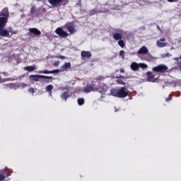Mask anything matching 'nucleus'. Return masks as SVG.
Wrapping results in <instances>:
<instances>
[{
    "instance_id": "nucleus-1",
    "label": "nucleus",
    "mask_w": 181,
    "mask_h": 181,
    "mask_svg": "<svg viewBox=\"0 0 181 181\" xmlns=\"http://www.w3.org/2000/svg\"><path fill=\"white\" fill-rule=\"evenodd\" d=\"M6 23H8V20L3 17H0V37H8V36H9V33H11L12 32V29H9L8 30L4 28L6 26Z\"/></svg>"
},
{
    "instance_id": "nucleus-2",
    "label": "nucleus",
    "mask_w": 181,
    "mask_h": 181,
    "mask_svg": "<svg viewBox=\"0 0 181 181\" xmlns=\"http://www.w3.org/2000/svg\"><path fill=\"white\" fill-rule=\"evenodd\" d=\"M128 94H129V90L125 87L117 89H112L110 90V95H113V97H117L118 98H125L127 97Z\"/></svg>"
},
{
    "instance_id": "nucleus-3",
    "label": "nucleus",
    "mask_w": 181,
    "mask_h": 181,
    "mask_svg": "<svg viewBox=\"0 0 181 181\" xmlns=\"http://www.w3.org/2000/svg\"><path fill=\"white\" fill-rule=\"evenodd\" d=\"M155 73H165L168 71V66L165 64H159L152 69Z\"/></svg>"
},
{
    "instance_id": "nucleus-4",
    "label": "nucleus",
    "mask_w": 181,
    "mask_h": 181,
    "mask_svg": "<svg viewBox=\"0 0 181 181\" xmlns=\"http://www.w3.org/2000/svg\"><path fill=\"white\" fill-rule=\"evenodd\" d=\"M30 78L34 81H39L40 78H46L47 80H50L53 78V77L45 75H30Z\"/></svg>"
},
{
    "instance_id": "nucleus-5",
    "label": "nucleus",
    "mask_w": 181,
    "mask_h": 181,
    "mask_svg": "<svg viewBox=\"0 0 181 181\" xmlns=\"http://www.w3.org/2000/svg\"><path fill=\"white\" fill-rule=\"evenodd\" d=\"M64 29H66L70 35H73L76 32V28L73 23H69L64 26Z\"/></svg>"
},
{
    "instance_id": "nucleus-6",
    "label": "nucleus",
    "mask_w": 181,
    "mask_h": 181,
    "mask_svg": "<svg viewBox=\"0 0 181 181\" xmlns=\"http://www.w3.org/2000/svg\"><path fill=\"white\" fill-rule=\"evenodd\" d=\"M57 35H59L61 37H67L69 36V33L64 30H63L62 28H58L55 30Z\"/></svg>"
},
{
    "instance_id": "nucleus-7",
    "label": "nucleus",
    "mask_w": 181,
    "mask_h": 181,
    "mask_svg": "<svg viewBox=\"0 0 181 181\" xmlns=\"http://www.w3.org/2000/svg\"><path fill=\"white\" fill-rule=\"evenodd\" d=\"M163 42H166L165 38H161V39L158 40L156 42V47H166V46H168V43Z\"/></svg>"
},
{
    "instance_id": "nucleus-8",
    "label": "nucleus",
    "mask_w": 181,
    "mask_h": 181,
    "mask_svg": "<svg viewBox=\"0 0 181 181\" xmlns=\"http://www.w3.org/2000/svg\"><path fill=\"white\" fill-rule=\"evenodd\" d=\"M0 18H3L8 21L9 18V11H8V8H4L1 12L0 13Z\"/></svg>"
},
{
    "instance_id": "nucleus-9",
    "label": "nucleus",
    "mask_w": 181,
    "mask_h": 181,
    "mask_svg": "<svg viewBox=\"0 0 181 181\" xmlns=\"http://www.w3.org/2000/svg\"><path fill=\"white\" fill-rule=\"evenodd\" d=\"M48 2L52 5V6L57 7L61 6L63 0H48Z\"/></svg>"
},
{
    "instance_id": "nucleus-10",
    "label": "nucleus",
    "mask_w": 181,
    "mask_h": 181,
    "mask_svg": "<svg viewBox=\"0 0 181 181\" xmlns=\"http://www.w3.org/2000/svg\"><path fill=\"white\" fill-rule=\"evenodd\" d=\"M95 88V85H88L84 88L83 91L84 93H91V91H96Z\"/></svg>"
},
{
    "instance_id": "nucleus-11",
    "label": "nucleus",
    "mask_w": 181,
    "mask_h": 181,
    "mask_svg": "<svg viewBox=\"0 0 181 181\" xmlns=\"http://www.w3.org/2000/svg\"><path fill=\"white\" fill-rule=\"evenodd\" d=\"M96 91H98L99 93H105L107 90H108V86L105 85V83H102L100 86V88H95Z\"/></svg>"
},
{
    "instance_id": "nucleus-12",
    "label": "nucleus",
    "mask_w": 181,
    "mask_h": 181,
    "mask_svg": "<svg viewBox=\"0 0 181 181\" xmlns=\"http://www.w3.org/2000/svg\"><path fill=\"white\" fill-rule=\"evenodd\" d=\"M59 71H60V70L59 69H55L53 71L43 70V71H40L39 73L40 74H54L56 73H59Z\"/></svg>"
},
{
    "instance_id": "nucleus-13",
    "label": "nucleus",
    "mask_w": 181,
    "mask_h": 181,
    "mask_svg": "<svg viewBox=\"0 0 181 181\" xmlns=\"http://www.w3.org/2000/svg\"><path fill=\"white\" fill-rule=\"evenodd\" d=\"M149 52V49H148V47L146 46L141 47L137 52V54H146Z\"/></svg>"
},
{
    "instance_id": "nucleus-14",
    "label": "nucleus",
    "mask_w": 181,
    "mask_h": 181,
    "mask_svg": "<svg viewBox=\"0 0 181 181\" xmlns=\"http://www.w3.org/2000/svg\"><path fill=\"white\" fill-rule=\"evenodd\" d=\"M147 80L151 83H155L156 81L155 75L152 74L151 72H147Z\"/></svg>"
},
{
    "instance_id": "nucleus-15",
    "label": "nucleus",
    "mask_w": 181,
    "mask_h": 181,
    "mask_svg": "<svg viewBox=\"0 0 181 181\" xmlns=\"http://www.w3.org/2000/svg\"><path fill=\"white\" fill-rule=\"evenodd\" d=\"M130 67L133 71H138V70H139V64L136 62H132L130 65Z\"/></svg>"
},
{
    "instance_id": "nucleus-16",
    "label": "nucleus",
    "mask_w": 181,
    "mask_h": 181,
    "mask_svg": "<svg viewBox=\"0 0 181 181\" xmlns=\"http://www.w3.org/2000/svg\"><path fill=\"white\" fill-rule=\"evenodd\" d=\"M29 32H30V33H33V35H35V36H39L42 35V33L40 32V30H37V28H30Z\"/></svg>"
},
{
    "instance_id": "nucleus-17",
    "label": "nucleus",
    "mask_w": 181,
    "mask_h": 181,
    "mask_svg": "<svg viewBox=\"0 0 181 181\" xmlns=\"http://www.w3.org/2000/svg\"><path fill=\"white\" fill-rule=\"evenodd\" d=\"M53 88H54V86L53 85H48L45 88L46 92L48 93L49 97H52V93H53L52 91Z\"/></svg>"
},
{
    "instance_id": "nucleus-18",
    "label": "nucleus",
    "mask_w": 181,
    "mask_h": 181,
    "mask_svg": "<svg viewBox=\"0 0 181 181\" xmlns=\"http://www.w3.org/2000/svg\"><path fill=\"white\" fill-rule=\"evenodd\" d=\"M81 56L82 57L90 58L92 56L91 52H90V51H82L81 52Z\"/></svg>"
},
{
    "instance_id": "nucleus-19",
    "label": "nucleus",
    "mask_w": 181,
    "mask_h": 181,
    "mask_svg": "<svg viewBox=\"0 0 181 181\" xmlns=\"http://www.w3.org/2000/svg\"><path fill=\"white\" fill-rule=\"evenodd\" d=\"M69 97H70L69 91H64L61 94V98L64 100V101H67V98H69Z\"/></svg>"
},
{
    "instance_id": "nucleus-20",
    "label": "nucleus",
    "mask_w": 181,
    "mask_h": 181,
    "mask_svg": "<svg viewBox=\"0 0 181 181\" xmlns=\"http://www.w3.org/2000/svg\"><path fill=\"white\" fill-rule=\"evenodd\" d=\"M70 67H71V64L70 62H67L62 66L61 70L62 71L67 70V69H70Z\"/></svg>"
},
{
    "instance_id": "nucleus-21",
    "label": "nucleus",
    "mask_w": 181,
    "mask_h": 181,
    "mask_svg": "<svg viewBox=\"0 0 181 181\" xmlns=\"http://www.w3.org/2000/svg\"><path fill=\"white\" fill-rule=\"evenodd\" d=\"M113 39H115V40H121L122 35L120 33H115L113 35Z\"/></svg>"
},
{
    "instance_id": "nucleus-22",
    "label": "nucleus",
    "mask_w": 181,
    "mask_h": 181,
    "mask_svg": "<svg viewBox=\"0 0 181 181\" xmlns=\"http://www.w3.org/2000/svg\"><path fill=\"white\" fill-rule=\"evenodd\" d=\"M24 70H25V71L30 72V71H33L35 70V68L33 66H25Z\"/></svg>"
},
{
    "instance_id": "nucleus-23",
    "label": "nucleus",
    "mask_w": 181,
    "mask_h": 181,
    "mask_svg": "<svg viewBox=\"0 0 181 181\" xmlns=\"http://www.w3.org/2000/svg\"><path fill=\"white\" fill-rule=\"evenodd\" d=\"M170 56H172V54H170V53L169 52L160 54V57H162L163 59H166V57H170Z\"/></svg>"
},
{
    "instance_id": "nucleus-24",
    "label": "nucleus",
    "mask_w": 181,
    "mask_h": 181,
    "mask_svg": "<svg viewBox=\"0 0 181 181\" xmlns=\"http://www.w3.org/2000/svg\"><path fill=\"white\" fill-rule=\"evenodd\" d=\"M118 45L120 47H125V42H124V40H122L118 41Z\"/></svg>"
},
{
    "instance_id": "nucleus-25",
    "label": "nucleus",
    "mask_w": 181,
    "mask_h": 181,
    "mask_svg": "<svg viewBox=\"0 0 181 181\" xmlns=\"http://www.w3.org/2000/svg\"><path fill=\"white\" fill-rule=\"evenodd\" d=\"M139 67L141 69H148V65H146V64L140 63V64H139Z\"/></svg>"
},
{
    "instance_id": "nucleus-26",
    "label": "nucleus",
    "mask_w": 181,
    "mask_h": 181,
    "mask_svg": "<svg viewBox=\"0 0 181 181\" xmlns=\"http://www.w3.org/2000/svg\"><path fill=\"white\" fill-rule=\"evenodd\" d=\"M78 105H83V104H84V98H78Z\"/></svg>"
},
{
    "instance_id": "nucleus-27",
    "label": "nucleus",
    "mask_w": 181,
    "mask_h": 181,
    "mask_svg": "<svg viewBox=\"0 0 181 181\" xmlns=\"http://www.w3.org/2000/svg\"><path fill=\"white\" fill-rule=\"evenodd\" d=\"M36 12V6H33L30 9V13H33Z\"/></svg>"
},
{
    "instance_id": "nucleus-28",
    "label": "nucleus",
    "mask_w": 181,
    "mask_h": 181,
    "mask_svg": "<svg viewBox=\"0 0 181 181\" xmlns=\"http://www.w3.org/2000/svg\"><path fill=\"white\" fill-rule=\"evenodd\" d=\"M119 56H120L121 57H122V59H124V56H125V51L121 50V51L119 52Z\"/></svg>"
},
{
    "instance_id": "nucleus-29",
    "label": "nucleus",
    "mask_w": 181,
    "mask_h": 181,
    "mask_svg": "<svg viewBox=\"0 0 181 181\" xmlns=\"http://www.w3.org/2000/svg\"><path fill=\"white\" fill-rule=\"evenodd\" d=\"M95 13H97V11L93 9L90 11L89 15H90V16H93V15H95Z\"/></svg>"
},
{
    "instance_id": "nucleus-30",
    "label": "nucleus",
    "mask_w": 181,
    "mask_h": 181,
    "mask_svg": "<svg viewBox=\"0 0 181 181\" xmlns=\"http://www.w3.org/2000/svg\"><path fill=\"white\" fill-rule=\"evenodd\" d=\"M28 92L30 93L31 94H35V88H30L29 90H28Z\"/></svg>"
},
{
    "instance_id": "nucleus-31",
    "label": "nucleus",
    "mask_w": 181,
    "mask_h": 181,
    "mask_svg": "<svg viewBox=\"0 0 181 181\" xmlns=\"http://www.w3.org/2000/svg\"><path fill=\"white\" fill-rule=\"evenodd\" d=\"M59 64H60V62L59 61H56L53 63V66H54V67H57Z\"/></svg>"
},
{
    "instance_id": "nucleus-32",
    "label": "nucleus",
    "mask_w": 181,
    "mask_h": 181,
    "mask_svg": "<svg viewBox=\"0 0 181 181\" xmlns=\"http://www.w3.org/2000/svg\"><path fill=\"white\" fill-rule=\"evenodd\" d=\"M117 83L118 84H123L125 85V83L124 82V81L121 80V79H117Z\"/></svg>"
},
{
    "instance_id": "nucleus-33",
    "label": "nucleus",
    "mask_w": 181,
    "mask_h": 181,
    "mask_svg": "<svg viewBox=\"0 0 181 181\" xmlns=\"http://www.w3.org/2000/svg\"><path fill=\"white\" fill-rule=\"evenodd\" d=\"M5 81H9V78L1 79L0 83H5Z\"/></svg>"
},
{
    "instance_id": "nucleus-34",
    "label": "nucleus",
    "mask_w": 181,
    "mask_h": 181,
    "mask_svg": "<svg viewBox=\"0 0 181 181\" xmlns=\"http://www.w3.org/2000/svg\"><path fill=\"white\" fill-rule=\"evenodd\" d=\"M4 180H5V177L0 174V181H4Z\"/></svg>"
},
{
    "instance_id": "nucleus-35",
    "label": "nucleus",
    "mask_w": 181,
    "mask_h": 181,
    "mask_svg": "<svg viewBox=\"0 0 181 181\" xmlns=\"http://www.w3.org/2000/svg\"><path fill=\"white\" fill-rule=\"evenodd\" d=\"M148 59L150 60H153V59H156V57H153L152 55H148Z\"/></svg>"
},
{
    "instance_id": "nucleus-36",
    "label": "nucleus",
    "mask_w": 181,
    "mask_h": 181,
    "mask_svg": "<svg viewBox=\"0 0 181 181\" xmlns=\"http://www.w3.org/2000/svg\"><path fill=\"white\" fill-rule=\"evenodd\" d=\"M170 100H172V95H169V98H166L165 99V101H170Z\"/></svg>"
},
{
    "instance_id": "nucleus-37",
    "label": "nucleus",
    "mask_w": 181,
    "mask_h": 181,
    "mask_svg": "<svg viewBox=\"0 0 181 181\" xmlns=\"http://www.w3.org/2000/svg\"><path fill=\"white\" fill-rule=\"evenodd\" d=\"M168 2H177L179 0H167Z\"/></svg>"
},
{
    "instance_id": "nucleus-38",
    "label": "nucleus",
    "mask_w": 181,
    "mask_h": 181,
    "mask_svg": "<svg viewBox=\"0 0 181 181\" xmlns=\"http://www.w3.org/2000/svg\"><path fill=\"white\" fill-rule=\"evenodd\" d=\"M120 73H125V70H124V69H120Z\"/></svg>"
},
{
    "instance_id": "nucleus-39",
    "label": "nucleus",
    "mask_w": 181,
    "mask_h": 181,
    "mask_svg": "<svg viewBox=\"0 0 181 181\" xmlns=\"http://www.w3.org/2000/svg\"><path fill=\"white\" fill-rule=\"evenodd\" d=\"M8 176H11V174H9V173H6V177H8Z\"/></svg>"
},
{
    "instance_id": "nucleus-40",
    "label": "nucleus",
    "mask_w": 181,
    "mask_h": 181,
    "mask_svg": "<svg viewBox=\"0 0 181 181\" xmlns=\"http://www.w3.org/2000/svg\"><path fill=\"white\" fill-rule=\"evenodd\" d=\"M60 59H64V56H61Z\"/></svg>"
},
{
    "instance_id": "nucleus-41",
    "label": "nucleus",
    "mask_w": 181,
    "mask_h": 181,
    "mask_svg": "<svg viewBox=\"0 0 181 181\" xmlns=\"http://www.w3.org/2000/svg\"><path fill=\"white\" fill-rule=\"evenodd\" d=\"M23 87H26L28 85L23 84Z\"/></svg>"
},
{
    "instance_id": "nucleus-42",
    "label": "nucleus",
    "mask_w": 181,
    "mask_h": 181,
    "mask_svg": "<svg viewBox=\"0 0 181 181\" xmlns=\"http://www.w3.org/2000/svg\"><path fill=\"white\" fill-rule=\"evenodd\" d=\"M179 59V58H175L174 59V60H178Z\"/></svg>"
},
{
    "instance_id": "nucleus-43",
    "label": "nucleus",
    "mask_w": 181,
    "mask_h": 181,
    "mask_svg": "<svg viewBox=\"0 0 181 181\" xmlns=\"http://www.w3.org/2000/svg\"><path fill=\"white\" fill-rule=\"evenodd\" d=\"M66 88H62V90H66Z\"/></svg>"
},
{
    "instance_id": "nucleus-44",
    "label": "nucleus",
    "mask_w": 181,
    "mask_h": 181,
    "mask_svg": "<svg viewBox=\"0 0 181 181\" xmlns=\"http://www.w3.org/2000/svg\"><path fill=\"white\" fill-rule=\"evenodd\" d=\"M158 30L160 29L158 26Z\"/></svg>"
}]
</instances>
